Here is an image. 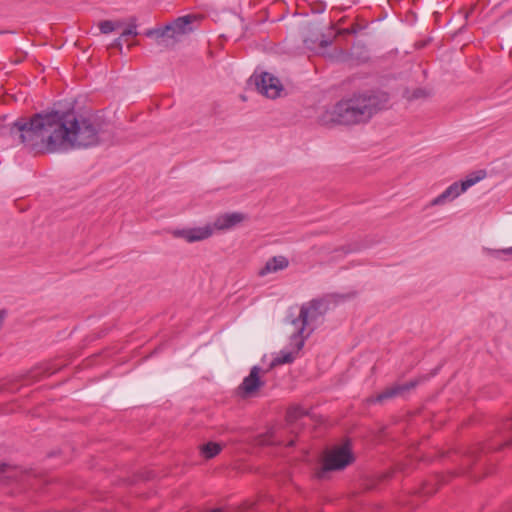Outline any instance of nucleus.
<instances>
[{"mask_svg":"<svg viewBox=\"0 0 512 512\" xmlns=\"http://www.w3.org/2000/svg\"><path fill=\"white\" fill-rule=\"evenodd\" d=\"M386 102V94L357 96L326 109L319 116V121L323 125L359 123L369 119L376 110L383 108Z\"/></svg>","mask_w":512,"mask_h":512,"instance_id":"nucleus-2","label":"nucleus"},{"mask_svg":"<svg viewBox=\"0 0 512 512\" xmlns=\"http://www.w3.org/2000/svg\"><path fill=\"white\" fill-rule=\"evenodd\" d=\"M122 36L115 39L113 41V43L111 44L112 47H115V48H118L120 51H122V47H123V44H122Z\"/></svg>","mask_w":512,"mask_h":512,"instance_id":"nucleus-20","label":"nucleus"},{"mask_svg":"<svg viewBox=\"0 0 512 512\" xmlns=\"http://www.w3.org/2000/svg\"><path fill=\"white\" fill-rule=\"evenodd\" d=\"M505 429L508 431H512V418L506 422Z\"/></svg>","mask_w":512,"mask_h":512,"instance_id":"nucleus-21","label":"nucleus"},{"mask_svg":"<svg viewBox=\"0 0 512 512\" xmlns=\"http://www.w3.org/2000/svg\"><path fill=\"white\" fill-rule=\"evenodd\" d=\"M222 450V446L215 442H208L201 447V455L210 459L215 457Z\"/></svg>","mask_w":512,"mask_h":512,"instance_id":"nucleus-17","label":"nucleus"},{"mask_svg":"<svg viewBox=\"0 0 512 512\" xmlns=\"http://www.w3.org/2000/svg\"><path fill=\"white\" fill-rule=\"evenodd\" d=\"M262 372L261 368L258 366H254L250 374L244 378L240 391L245 396H251L254 392L263 385V381L261 380L260 373Z\"/></svg>","mask_w":512,"mask_h":512,"instance_id":"nucleus-10","label":"nucleus"},{"mask_svg":"<svg viewBox=\"0 0 512 512\" xmlns=\"http://www.w3.org/2000/svg\"><path fill=\"white\" fill-rule=\"evenodd\" d=\"M263 444H268V443H271L270 441H263L262 442Z\"/></svg>","mask_w":512,"mask_h":512,"instance_id":"nucleus-22","label":"nucleus"},{"mask_svg":"<svg viewBox=\"0 0 512 512\" xmlns=\"http://www.w3.org/2000/svg\"><path fill=\"white\" fill-rule=\"evenodd\" d=\"M24 476L20 468L0 463V482L21 481Z\"/></svg>","mask_w":512,"mask_h":512,"instance_id":"nucleus-13","label":"nucleus"},{"mask_svg":"<svg viewBox=\"0 0 512 512\" xmlns=\"http://www.w3.org/2000/svg\"><path fill=\"white\" fill-rule=\"evenodd\" d=\"M484 252L486 255L498 259V260H507L512 259V246L504 249H491L484 248Z\"/></svg>","mask_w":512,"mask_h":512,"instance_id":"nucleus-16","label":"nucleus"},{"mask_svg":"<svg viewBox=\"0 0 512 512\" xmlns=\"http://www.w3.org/2000/svg\"><path fill=\"white\" fill-rule=\"evenodd\" d=\"M299 351L300 350H296L295 342L291 337L289 347L280 352V354L273 360L272 366L291 363L296 358Z\"/></svg>","mask_w":512,"mask_h":512,"instance_id":"nucleus-14","label":"nucleus"},{"mask_svg":"<svg viewBox=\"0 0 512 512\" xmlns=\"http://www.w3.org/2000/svg\"><path fill=\"white\" fill-rule=\"evenodd\" d=\"M332 42V39L325 38L323 34L315 32L311 36L304 39V44L310 51L321 54L327 46Z\"/></svg>","mask_w":512,"mask_h":512,"instance_id":"nucleus-11","label":"nucleus"},{"mask_svg":"<svg viewBox=\"0 0 512 512\" xmlns=\"http://www.w3.org/2000/svg\"><path fill=\"white\" fill-rule=\"evenodd\" d=\"M176 236L181 237L185 239L187 242H197L202 241L214 234L213 226L212 224H206L201 227H193V228H186L182 230H177L174 233Z\"/></svg>","mask_w":512,"mask_h":512,"instance_id":"nucleus-9","label":"nucleus"},{"mask_svg":"<svg viewBox=\"0 0 512 512\" xmlns=\"http://www.w3.org/2000/svg\"><path fill=\"white\" fill-rule=\"evenodd\" d=\"M255 83L259 93L267 98L276 99L284 93L282 82L271 73L263 72L255 78Z\"/></svg>","mask_w":512,"mask_h":512,"instance_id":"nucleus-7","label":"nucleus"},{"mask_svg":"<svg viewBox=\"0 0 512 512\" xmlns=\"http://www.w3.org/2000/svg\"><path fill=\"white\" fill-rule=\"evenodd\" d=\"M415 386V383L414 382H410L409 384H406V385H398V386H395V387H391V388H388L386 389L384 392L380 393L374 401H377V402H382L386 399H389V398H392L396 395H400L404 390H407L411 387H414Z\"/></svg>","mask_w":512,"mask_h":512,"instance_id":"nucleus-15","label":"nucleus"},{"mask_svg":"<svg viewBox=\"0 0 512 512\" xmlns=\"http://www.w3.org/2000/svg\"><path fill=\"white\" fill-rule=\"evenodd\" d=\"M138 34L137 30H136V26L133 25V26H130L128 27L127 29H125L121 36L122 37H126V36H136Z\"/></svg>","mask_w":512,"mask_h":512,"instance_id":"nucleus-19","label":"nucleus"},{"mask_svg":"<svg viewBox=\"0 0 512 512\" xmlns=\"http://www.w3.org/2000/svg\"><path fill=\"white\" fill-rule=\"evenodd\" d=\"M327 310L328 303L324 299L312 300L301 307L299 316L293 319L290 324L296 350L302 349L305 338L315 329Z\"/></svg>","mask_w":512,"mask_h":512,"instance_id":"nucleus-3","label":"nucleus"},{"mask_svg":"<svg viewBox=\"0 0 512 512\" xmlns=\"http://www.w3.org/2000/svg\"><path fill=\"white\" fill-rule=\"evenodd\" d=\"M289 261L285 256L279 255L269 259L265 266L259 271L260 276H265L270 273H276L288 267Z\"/></svg>","mask_w":512,"mask_h":512,"instance_id":"nucleus-12","label":"nucleus"},{"mask_svg":"<svg viewBox=\"0 0 512 512\" xmlns=\"http://www.w3.org/2000/svg\"><path fill=\"white\" fill-rule=\"evenodd\" d=\"M248 220V215L243 212H227L218 215L212 223L213 230L227 232L240 227Z\"/></svg>","mask_w":512,"mask_h":512,"instance_id":"nucleus-8","label":"nucleus"},{"mask_svg":"<svg viewBox=\"0 0 512 512\" xmlns=\"http://www.w3.org/2000/svg\"><path fill=\"white\" fill-rule=\"evenodd\" d=\"M10 134L36 152L53 153L105 142L111 133L95 118L52 112L14 122Z\"/></svg>","mask_w":512,"mask_h":512,"instance_id":"nucleus-1","label":"nucleus"},{"mask_svg":"<svg viewBox=\"0 0 512 512\" xmlns=\"http://www.w3.org/2000/svg\"><path fill=\"white\" fill-rule=\"evenodd\" d=\"M353 461L348 444L336 446L329 450L324 459L323 468L318 472L317 477L322 478L326 471L343 469Z\"/></svg>","mask_w":512,"mask_h":512,"instance_id":"nucleus-5","label":"nucleus"},{"mask_svg":"<svg viewBox=\"0 0 512 512\" xmlns=\"http://www.w3.org/2000/svg\"><path fill=\"white\" fill-rule=\"evenodd\" d=\"M192 21V16H182L174 20L172 23L166 25L164 28L148 32L147 35L155 34L157 37H167L174 41H178L183 35H186L192 31Z\"/></svg>","mask_w":512,"mask_h":512,"instance_id":"nucleus-6","label":"nucleus"},{"mask_svg":"<svg viewBox=\"0 0 512 512\" xmlns=\"http://www.w3.org/2000/svg\"><path fill=\"white\" fill-rule=\"evenodd\" d=\"M120 25L121 24L119 22L104 20L99 23V29H100L101 33L108 34V33L113 32L115 29L119 28Z\"/></svg>","mask_w":512,"mask_h":512,"instance_id":"nucleus-18","label":"nucleus"},{"mask_svg":"<svg viewBox=\"0 0 512 512\" xmlns=\"http://www.w3.org/2000/svg\"><path fill=\"white\" fill-rule=\"evenodd\" d=\"M484 177L485 173L483 171H478L475 174L467 176L466 179L461 182L452 183L441 194L431 200V202L428 204V207L444 206L454 201L460 195L465 193L470 187L481 181Z\"/></svg>","mask_w":512,"mask_h":512,"instance_id":"nucleus-4","label":"nucleus"}]
</instances>
